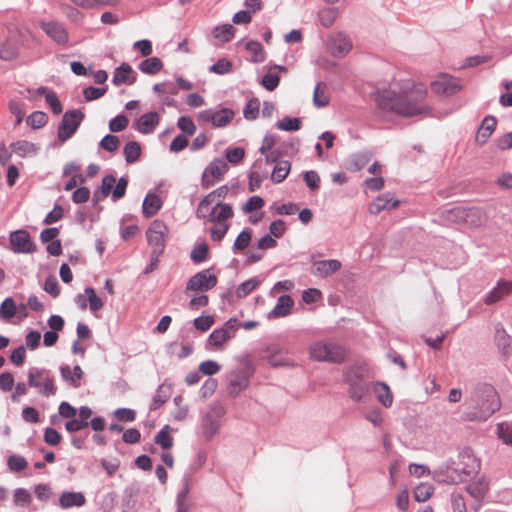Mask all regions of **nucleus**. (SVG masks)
<instances>
[{
	"label": "nucleus",
	"instance_id": "4468645a",
	"mask_svg": "<svg viewBox=\"0 0 512 512\" xmlns=\"http://www.w3.org/2000/svg\"><path fill=\"white\" fill-rule=\"evenodd\" d=\"M432 92L438 95H452L461 89L459 80L448 75H438L430 84Z\"/></svg>",
	"mask_w": 512,
	"mask_h": 512
},
{
	"label": "nucleus",
	"instance_id": "de8ad7c7",
	"mask_svg": "<svg viewBox=\"0 0 512 512\" xmlns=\"http://www.w3.org/2000/svg\"><path fill=\"white\" fill-rule=\"evenodd\" d=\"M85 293L88 298L89 309L91 312L96 313L103 308L104 302L92 287L85 288Z\"/></svg>",
	"mask_w": 512,
	"mask_h": 512
},
{
	"label": "nucleus",
	"instance_id": "774afa93",
	"mask_svg": "<svg viewBox=\"0 0 512 512\" xmlns=\"http://www.w3.org/2000/svg\"><path fill=\"white\" fill-rule=\"evenodd\" d=\"M129 124V120L124 115H118L113 118L109 123V129L112 132H120L124 130Z\"/></svg>",
	"mask_w": 512,
	"mask_h": 512
},
{
	"label": "nucleus",
	"instance_id": "72a5a7b5",
	"mask_svg": "<svg viewBox=\"0 0 512 512\" xmlns=\"http://www.w3.org/2000/svg\"><path fill=\"white\" fill-rule=\"evenodd\" d=\"M373 391L377 396V399L380 403H382L385 407H390L393 402V395L385 383L378 382L373 385Z\"/></svg>",
	"mask_w": 512,
	"mask_h": 512
},
{
	"label": "nucleus",
	"instance_id": "3c124183",
	"mask_svg": "<svg viewBox=\"0 0 512 512\" xmlns=\"http://www.w3.org/2000/svg\"><path fill=\"white\" fill-rule=\"evenodd\" d=\"M32 501V496L27 489L18 488L14 491L13 502L16 506L26 507Z\"/></svg>",
	"mask_w": 512,
	"mask_h": 512
},
{
	"label": "nucleus",
	"instance_id": "13d9d810",
	"mask_svg": "<svg viewBox=\"0 0 512 512\" xmlns=\"http://www.w3.org/2000/svg\"><path fill=\"white\" fill-rule=\"evenodd\" d=\"M277 127L284 131H297L301 127V122L298 118L284 117L277 123Z\"/></svg>",
	"mask_w": 512,
	"mask_h": 512
},
{
	"label": "nucleus",
	"instance_id": "9d476101",
	"mask_svg": "<svg viewBox=\"0 0 512 512\" xmlns=\"http://www.w3.org/2000/svg\"><path fill=\"white\" fill-rule=\"evenodd\" d=\"M84 114L79 110L67 111L58 127V137L64 142L68 140L78 129Z\"/></svg>",
	"mask_w": 512,
	"mask_h": 512
},
{
	"label": "nucleus",
	"instance_id": "2f4dec72",
	"mask_svg": "<svg viewBox=\"0 0 512 512\" xmlns=\"http://www.w3.org/2000/svg\"><path fill=\"white\" fill-rule=\"evenodd\" d=\"M330 102L327 85L324 82L317 83L313 93V104L317 108L326 107Z\"/></svg>",
	"mask_w": 512,
	"mask_h": 512
},
{
	"label": "nucleus",
	"instance_id": "a18cd8bd",
	"mask_svg": "<svg viewBox=\"0 0 512 512\" xmlns=\"http://www.w3.org/2000/svg\"><path fill=\"white\" fill-rule=\"evenodd\" d=\"M171 428L165 425L156 435L155 442L163 449H170L173 446V438L170 435Z\"/></svg>",
	"mask_w": 512,
	"mask_h": 512
},
{
	"label": "nucleus",
	"instance_id": "b1692460",
	"mask_svg": "<svg viewBox=\"0 0 512 512\" xmlns=\"http://www.w3.org/2000/svg\"><path fill=\"white\" fill-rule=\"evenodd\" d=\"M341 268V263L338 260H320L312 265V273L321 277H327Z\"/></svg>",
	"mask_w": 512,
	"mask_h": 512
},
{
	"label": "nucleus",
	"instance_id": "9b49d317",
	"mask_svg": "<svg viewBox=\"0 0 512 512\" xmlns=\"http://www.w3.org/2000/svg\"><path fill=\"white\" fill-rule=\"evenodd\" d=\"M452 214L456 219L472 227L482 226L487 221L486 213L477 207H457L452 210Z\"/></svg>",
	"mask_w": 512,
	"mask_h": 512
},
{
	"label": "nucleus",
	"instance_id": "c85d7f7f",
	"mask_svg": "<svg viewBox=\"0 0 512 512\" xmlns=\"http://www.w3.org/2000/svg\"><path fill=\"white\" fill-rule=\"evenodd\" d=\"M489 490V483L485 477L478 478L466 487V491L476 500H482Z\"/></svg>",
	"mask_w": 512,
	"mask_h": 512
},
{
	"label": "nucleus",
	"instance_id": "412c9836",
	"mask_svg": "<svg viewBox=\"0 0 512 512\" xmlns=\"http://www.w3.org/2000/svg\"><path fill=\"white\" fill-rule=\"evenodd\" d=\"M160 116L157 112H148L140 116L134 123V127L142 134L152 133L159 124Z\"/></svg>",
	"mask_w": 512,
	"mask_h": 512
},
{
	"label": "nucleus",
	"instance_id": "20e7f679",
	"mask_svg": "<svg viewBox=\"0 0 512 512\" xmlns=\"http://www.w3.org/2000/svg\"><path fill=\"white\" fill-rule=\"evenodd\" d=\"M59 414L66 419L65 428L68 432L74 433L86 428L89 424L88 420L92 415V410L87 406H82L79 409L78 418H76L77 410L68 402H62L59 405Z\"/></svg>",
	"mask_w": 512,
	"mask_h": 512
},
{
	"label": "nucleus",
	"instance_id": "1a4fd4ad",
	"mask_svg": "<svg viewBox=\"0 0 512 512\" xmlns=\"http://www.w3.org/2000/svg\"><path fill=\"white\" fill-rule=\"evenodd\" d=\"M234 115V112L228 108L206 109L199 113L198 120L202 123H210L215 128H222L231 123Z\"/></svg>",
	"mask_w": 512,
	"mask_h": 512
},
{
	"label": "nucleus",
	"instance_id": "37998d69",
	"mask_svg": "<svg viewBox=\"0 0 512 512\" xmlns=\"http://www.w3.org/2000/svg\"><path fill=\"white\" fill-rule=\"evenodd\" d=\"M202 434L206 439H210L219 429L218 420L213 419L207 415L203 418L201 424Z\"/></svg>",
	"mask_w": 512,
	"mask_h": 512
},
{
	"label": "nucleus",
	"instance_id": "c756f323",
	"mask_svg": "<svg viewBox=\"0 0 512 512\" xmlns=\"http://www.w3.org/2000/svg\"><path fill=\"white\" fill-rule=\"evenodd\" d=\"M497 120L493 116H487L482 121L480 128L476 134V141L479 144H484L495 130Z\"/></svg>",
	"mask_w": 512,
	"mask_h": 512
},
{
	"label": "nucleus",
	"instance_id": "ea45409f",
	"mask_svg": "<svg viewBox=\"0 0 512 512\" xmlns=\"http://www.w3.org/2000/svg\"><path fill=\"white\" fill-rule=\"evenodd\" d=\"M246 50L250 54V60L255 63L263 62L265 59V52L262 45L257 41H249L246 44Z\"/></svg>",
	"mask_w": 512,
	"mask_h": 512
},
{
	"label": "nucleus",
	"instance_id": "f3484780",
	"mask_svg": "<svg viewBox=\"0 0 512 512\" xmlns=\"http://www.w3.org/2000/svg\"><path fill=\"white\" fill-rule=\"evenodd\" d=\"M146 235L150 245L162 248L168 236V227L162 220L156 219L150 224Z\"/></svg>",
	"mask_w": 512,
	"mask_h": 512
},
{
	"label": "nucleus",
	"instance_id": "69168bd1",
	"mask_svg": "<svg viewBox=\"0 0 512 512\" xmlns=\"http://www.w3.org/2000/svg\"><path fill=\"white\" fill-rule=\"evenodd\" d=\"M9 110L16 117V124H20L25 116L24 104L19 101H10Z\"/></svg>",
	"mask_w": 512,
	"mask_h": 512
},
{
	"label": "nucleus",
	"instance_id": "338daca9",
	"mask_svg": "<svg viewBox=\"0 0 512 512\" xmlns=\"http://www.w3.org/2000/svg\"><path fill=\"white\" fill-rule=\"evenodd\" d=\"M221 366L213 360H207L199 365V371L204 375H214L220 371Z\"/></svg>",
	"mask_w": 512,
	"mask_h": 512
},
{
	"label": "nucleus",
	"instance_id": "a211bd4d",
	"mask_svg": "<svg viewBox=\"0 0 512 512\" xmlns=\"http://www.w3.org/2000/svg\"><path fill=\"white\" fill-rule=\"evenodd\" d=\"M328 49L334 57L342 58L352 49V42L345 34L337 33L329 38Z\"/></svg>",
	"mask_w": 512,
	"mask_h": 512
},
{
	"label": "nucleus",
	"instance_id": "c9c22d12",
	"mask_svg": "<svg viewBox=\"0 0 512 512\" xmlns=\"http://www.w3.org/2000/svg\"><path fill=\"white\" fill-rule=\"evenodd\" d=\"M134 78L132 77V68L128 64H122L118 67L113 76V83L117 86L122 84H132Z\"/></svg>",
	"mask_w": 512,
	"mask_h": 512
},
{
	"label": "nucleus",
	"instance_id": "6ab92c4d",
	"mask_svg": "<svg viewBox=\"0 0 512 512\" xmlns=\"http://www.w3.org/2000/svg\"><path fill=\"white\" fill-rule=\"evenodd\" d=\"M228 193V187L227 186H221L212 192H210L207 196L204 197V199L200 202L198 209H197V215L199 217L205 216V211H208L209 208L212 205H216L218 203H222V201L225 199L226 195Z\"/></svg>",
	"mask_w": 512,
	"mask_h": 512
},
{
	"label": "nucleus",
	"instance_id": "c03bdc74",
	"mask_svg": "<svg viewBox=\"0 0 512 512\" xmlns=\"http://www.w3.org/2000/svg\"><path fill=\"white\" fill-rule=\"evenodd\" d=\"M212 33L214 38L218 39L221 43H225L234 37V28L230 24H225L214 28Z\"/></svg>",
	"mask_w": 512,
	"mask_h": 512
},
{
	"label": "nucleus",
	"instance_id": "f257e3e1",
	"mask_svg": "<svg viewBox=\"0 0 512 512\" xmlns=\"http://www.w3.org/2000/svg\"><path fill=\"white\" fill-rule=\"evenodd\" d=\"M427 89L423 84L406 81L399 92L384 91L377 96V106L403 117L425 116L429 107L424 103Z\"/></svg>",
	"mask_w": 512,
	"mask_h": 512
},
{
	"label": "nucleus",
	"instance_id": "4c0bfd02",
	"mask_svg": "<svg viewBox=\"0 0 512 512\" xmlns=\"http://www.w3.org/2000/svg\"><path fill=\"white\" fill-rule=\"evenodd\" d=\"M163 68L162 61L157 57H150L141 62L139 69L145 73L154 75L161 71Z\"/></svg>",
	"mask_w": 512,
	"mask_h": 512
},
{
	"label": "nucleus",
	"instance_id": "ddd939ff",
	"mask_svg": "<svg viewBox=\"0 0 512 512\" xmlns=\"http://www.w3.org/2000/svg\"><path fill=\"white\" fill-rule=\"evenodd\" d=\"M250 376L251 372L247 367L231 371L227 375L229 394L237 396L244 391L249 385Z\"/></svg>",
	"mask_w": 512,
	"mask_h": 512
},
{
	"label": "nucleus",
	"instance_id": "6e6d98bb",
	"mask_svg": "<svg viewBox=\"0 0 512 512\" xmlns=\"http://www.w3.org/2000/svg\"><path fill=\"white\" fill-rule=\"evenodd\" d=\"M252 239V233L250 230H243L236 238L234 242L235 251H243L246 249Z\"/></svg>",
	"mask_w": 512,
	"mask_h": 512
},
{
	"label": "nucleus",
	"instance_id": "7ed1b4c3",
	"mask_svg": "<svg viewBox=\"0 0 512 512\" xmlns=\"http://www.w3.org/2000/svg\"><path fill=\"white\" fill-rule=\"evenodd\" d=\"M28 385L45 397L56 394L57 385L52 372L45 368L32 367L28 370Z\"/></svg>",
	"mask_w": 512,
	"mask_h": 512
},
{
	"label": "nucleus",
	"instance_id": "e2e57ef3",
	"mask_svg": "<svg viewBox=\"0 0 512 512\" xmlns=\"http://www.w3.org/2000/svg\"><path fill=\"white\" fill-rule=\"evenodd\" d=\"M260 103L257 99H251L248 101L244 108V117L248 120H254L259 114Z\"/></svg>",
	"mask_w": 512,
	"mask_h": 512
},
{
	"label": "nucleus",
	"instance_id": "680f3d73",
	"mask_svg": "<svg viewBox=\"0 0 512 512\" xmlns=\"http://www.w3.org/2000/svg\"><path fill=\"white\" fill-rule=\"evenodd\" d=\"M177 126L182 132L186 133L189 136L193 135L196 131V126L193 120L188 116L180 117L178 119Z\"/></svg>",
	"mask_w": 512,
	"mask_h": 512
},
{
	"label": "nucleus",
	"instance_id": "cd10ccee",
	"mask_svg": "<svg viewBox=\"0 0 512 512\" xmlns=\"http://www.w3.org/2000/svg\"><path fill=\"white\" fill-rule=\"evenodd\" d=\"M11 150L19 157H31L37 154L39 147L27 140H18L10 145Z\"/></svg>",
	"mask_w": 512,
	"mask_h": 512
},
{
	"label": "nucleus",
	"instance_id": "39448f33",
	"mask_svg": "<svg viewBox=\"0 0 512 512\" xmlns=\"http://www.w3.org/2000/svg\"><path fill=\"white\" fill-rule=\"evenodd\" d=\"M238 328L236 319H229L224 325L215 329L208 337L206 349L209 351H222L226 348L227 343L234 338Z\"/></svg>",
	"mask_w": 512,
	"mask_h": 512
},
{
	"label": "nucleus",
	"instance_id": "5701e85b",
	"mask_svg": "<svg viewBox=\"0 0 512 512\" xmlns=\"http://www.w3.org/2000/svg\"><path fill=\"white\" fill-rule=\"evenodd\" d=\"M60 374L64 381L74 388H78L82 384L84 372L79 365L71 368L69 365H62L60 367Z\"/></svg>",
	"mask_w": 512,
	"mask_h": 512
},
{
	"label": "nucleus",
	"instance_id": "bf43d9fd",
	"mask_svg": "<svg viewBox=\"0 0 512 512\" xmlns=\"http://www.w3.org/2000/svg\"><path fill=\"white\" fill-rule=\"evenodd\" d=\"M208 251V245L205 243H200L193 248L191 252V259L195 263H201L206 260Z\"/></svg>",
	"mask_w": 512,
	"mask_h": 512
},
{
	"label": "nucleus",
	"instance_id": "4be33fe9",
	"mask_svg": "<svg viewBox=\"0 0 512 512\" xmlns=\"http://www.w3.org/2000/svg\"><path fill=\"white\" fill-rule=\"evenodd\" d=\"M399 206V201L394 200L392 194L385 193L378 196L370 205L369 212L377 215L384 210L395 209Z\"/></svg>",
	"mask_w": 512,
	"mask_h": 512
},
{
	"label": "nucleus",
	"instance_id": "864d4df0",
	"mask_svg": "<svg viewBox=\"0 0 512 512\" xmlns=\"http://www.w3.org/2000/svg\"><path fill=\"white\" fill-rule=\"evenodd\" d=\"M497 435L503 443L512 446V423H499L497 425Z\"/></svg>",
	"mask_w": 512,
	"mask_h": 512
},
{
	"label": "nucleus",
	"instance_id": "dca6fc26",
	"mask_svg": "<svg viewBox=\"0 0 512 512\" xmlns=\"http://www.w3.org/2000/svg\"><path fill=\"white\" fill-rule=\"evenodd\" d=\"M234 216L233 208L227 203H218L212 205L208 211H205V216L211 223H230Z\"/></svg>",
	"mask_w": 512,
	"mask_h": 512
},
{
	"label": "nucleus",
	"instance_id": "a19ab883",
	"mask_svg": "<svg viewBox=\"0 0 512 512\" xmlns=\"http://www.w3.org/2000/svg\"><path fill=\"white\" fill-rule=\"evenodd\" d=\"M74 5L83 8V9H91L94 5L100 6H117L120 3V0H70Z\"/></svg>",
	"mask_w": 512,
	"mask_h": 512
},
{
	"label": "nucleus",
	"instance_id": "393cba45",
	"mask_svg": "<svg viewBox=\"0 0 512 512\" xmlns=\"http://www.w3.org/2000/svg\"><path fill=\"white\" fill-rule=\"evenodd\" d=\"M86 503V498L82 492H63L59 497V505L62 509L72 507H82Z\"/></svg>",
	"mask_w": 512,
	"mask_h": 512
},
{
	"label": "nucleus",
	"instance_id": "473e14b6",
	"mask_svg": "<svg viewBox=\"0 0 512 512\" xmlns=\"http://www.w3.org/2000/svg\"><path fill=\"white\" fill-rule=\"evenodd\" d=\"M18 314V306L13 298H6L0 305V319L4 322H11L12 318Z\"/></svg>",
	"mask_w": 512,
	"mask_h": 512
},
{
	"label": "nucleus",
	"instance_id": "f03ea898",
	"mask_svg": "<svg viewBox=\"0 0 512 512\" xmlns=\"http://www.w3.org/2000/svg\"><path fill=\"white\" fill-rule=\"evenodd\" d=\"M474 398L479 402L480 412L468 417L469 420L485 421L500 409V400L495 389L490 385H482L474 392Z\"/></svg>",
	"mask_w": 512,
	"mask_h": 512
},
{
	"label": "nucleus",
	"instance_id": "7c9ffc66",
	"mask_svg": "<svg viewBox=\"0 0 512 512\" xmlns=\"http://www.w3.org/2000/svg\"><path fill=\"white\" fill-rule=\"evenodd\" d=\"M162 207V201L156 194H148L143 202L142 211L146 218H150L157 214Z\"/></svg>",
	"mask_w": 512,
	"mask_h": 512
},
{
	"label": "nucleus",
	"instance_id": "4d7b16f0",
	"mask_svg": "<svg viewBox=\"0 0 512 512\" xmlns=\"http://www.w3.org/2000/svg\"><path fill=\"white\" fill-rule=\"evenodd\" d=\"M233 64L231 61L222 58L219 59L214 65L210 67V72L223 75L230 73L232 71Z\"/></svg>",
	"mask_w": 512,
	"mask_h": 512
},
{
	"label": "nucleus",
	"instance_id": "49530a36",
	"mask_svg": "<svg viewBox=\"0 0 512 512\" xmlns=\"http://www.w3.org/2000/svg\"><path fill=\"white\" fill-rule=\"evenodd\" d=\"M123 153L128 163H134L140 157L141 147L137 142L131 141L125 145Z\"/></svg>",
	"mask_w": 512,
	"mask_h": 512
},
{
	"label": "nucleus",
	"instance_id": "79ce46f5",
	"mask_svg": "<svg viewBox=\"0 0 512 512\" xmlns=\"http://www.w3.org/2000/svg\"><path fill=\"white\" fill-rule=\"evenodd\" d=\"M434 487L430 483H420L414 490V499L417 502H425L431 498Z\"/></svg>",
	"mask_w": 512,
	"mask_h": 512
},
{
	"label": "nucleus",
	"instance_id": "09e8293b",
	"mask_svg": "<svg viewBox=\"0 0 512 512\" xmlns=\"http://www.w3.org/2000/svg\"><path fill=\"white\" fill-rule=\"evenodd\" d=\"M48 116L42 111H35L27 117V124L33 129H39L46 125Z\"/></svg>",
	"mask_w": 512,
	"mask_h": 512
},
{
	"label": "nucleus",
	"instance_id": "0eeeda50",
	"mask_svg": "<svg viewBox=\"0 0 512 512\" xmlns=\"http://www.w3.org/2000/svg\"><path fill=\"white\" fill-rule=\"evenodd\" d=\"M309 353L316 361L342 362L345 358V351L341 346L325 341L314 343Z\"/></svg>",
	"mask_w": 512,
	"mask_h": 512
},
{
	"label": "nucleus",
	"instance_id": "5fc2aeb1",
	"mask_svg": "<svg viewBox=\"0 0 512 512\" xmlns=\"http://www.w3.org/2000/svg\"><path fill=\"white\" fill-rule=\"evenodd\" d=\"M260 284V281L257 278L249 279L245 282H243L236 290V294L239 298L246 297L249 295L252 291H254L258 285Z\"/></svg>",
	"mask_w": 512,
	"mask_h": 512
},
{
	"label": "nucleus",
	"instance_id": "0e129e2a",
	"mask_svg": "<svg viewBox=\"0 0 512 512\" xmlns=\"http://www.w3.org/2000/svg\"><path fill=\"white\" fill-rule=\"evenodd\" d=\"M27 461L20 455H11L8 458V467L11 471L19 472L26 468Z\"/></svg>",
	"mask_w": 512,
	"mask_h": 512
},
{
	"label": "nucleus",
	"instance_id": "603ef678",
	"mask_svg": "<svg viewBox=\"0 0 512 512\" xmlns=\"http://www.w3.org/2000/svg\"><path fill=\"white\" fill-rule=\"evenodd\" d=\"M338 17V11L335 8H325L319 12V19L324 27H330Z\"/></svg>",
	"mask_w": 512,
	"mask_h": 512
},
{
	"label": "nucleus",
	"instance_id": "bb28decb",
	"mask_svg": "<svg viewBox=\"0 0 512 512\" xmlns=\"http://www.w3.org/2000/svg\"><path fill=\"white\" fill-rule=\"evenodd\" d=\"M294 306V301L289 295H283L278 298L274 309L269 313L270 318H280L289 315Z\"/></svg>",
	"mask_w": 512,
	"mask_h": 512
},
{
	"label": "nucleus",
	"instance_id": "58836bf2",
	"mask_svg": "<svg viewBox=\"0 0 512 512\" xmlns=\"http://www.w3.org/2000/svg\"><path fill=\"white\" fill-rule=\"evenodd\" d=\"M18 54V47L11 38L6 39L0 45V58L3 60H11Z\"/></svg>",
	"mask_w": 512,
	"mask_h": 512
},
{
	"label": "nucleus",
	"instance_id": "f8f14e48",
	"mask_svg": "<svg viewBox=\"0 0 512 512\" xmlns=\"http://www.w3.org/2000/svg\"><path fill=\"white\" fill-rule=\"evenodd\" d=\"M10 249L14 253L29 254L36 250V245L26 230L11 232L9 236Z\"/></svg>",
	"mask_w": 512,
	"mask_h": 512
},
{
	"label": "nucleus",
	"instance_id": "a878e982",
	"mask_svg": "<svg viewBox=\"0 0 512 512\" xmlns=\"http://www.w3.org/2000/svg\"><path fill=\"white\" fill-rule=\"evenodd\" d=\"M512 294V281H500L497 286L487 295L485 303L487 305L494 304L505 296Z\"/></svg>",
	"mask_w": 512,
	"mask_h": 512
},
{
	"label": "nucleus",
	"instance_id": "423d86ee",
	"mask_svg": "<svg viewBox=\"0 0 512 512\" xmlns=\"http://www.w3.org/2000/svg\"><path fill=\"white\" fill-rule=\"evenodd\" d=\"M366 373L367 368L364 366L353 367L345 372V380L350 385L349 393L353 400L360 401L364 399L370 391V386L363 381Z\"/></svg>",
	"mask_w": 512,
	"mask_h": 512
},
{
	"label": "nucleus",
	"instance_id": "052dcab7",
	"mask_svg": "<svg viewBox=\"0 0 512 512\" xmlns=\"http://www.w3.org/2000/svg\"><path fill=\"white\" fill-rule=\"evenodd\" d=\"M120 146V140L117 136L106 135L100 142V147L108 152H115Z\"/></svg>",
	"mask_w": 512,
	"mask_h": 512
},
{
	"label": "nucleus",
	"instance_id": "2eb2a0df",
	"mask_svg": "<svg viewBox=\"0 0 512 512\" xmlns=\"http://www.w3.org/2000/svg\"><path fill=\"white\" fill-rule=\"evenodd\" d=\"M228 165L222 159H214L204 170L202 174V185L206 188L212 186L220 180L227 172Z\"/></svg>",
	"mask_w": 512,
	"mask_h": 512
},
{
	"label": "nucleus",
	"instance_id": "6e6552de",
	"mask_svg": "<svg viewBox=\"0 0 512 512\" xmlns=\"http://www.w3.org/2000/svg\"><path fill=\"white\" fill-rule=\"evenodd\" d=\"M217 277L211 270L206 269L192 276L186 285L185 293L206 292L217 284Z\"/></svg>",
	"mask_w": 512,
	"mask_h": 512
},
{
	"label": "nucleus",
	"instance_id": "f704fd0d",
	"mask_svg": "<svg viewBox=\"0 0 512 512\" xmlns=\"http://www.w3.org/2000/svg\"><path fill=\"white\" fill-rule=\"evenodd\" d=\"M35 94H45L46 103L54 114L59 115L62 112V105L55 92L47 91L45 87H40L35 91Z\"/></svg>",
	"mask_w": 512,
	"mask_h": 512
},
{
	"label": "nucleus",
	"instance_id": "8fccbe9b",
	"mask_svg": "<svg viewBox=\"0 0 512 512\" xmlns=\"http://www.w3.org/2000/svg\"><path fill=\"white\" fill-rule=\"evenodd\" d=\"M210 228V238L212 241L220 242L227 234L230 223H212Z\"/></svg>",
	"mask_w": 512,
	"mask_h": 512
},
{
	"label": "nucleus",
	"instance_id": "aec40b11",
	"mask_svg": "<svg viewBox=\"0 0 512 512\" xmlns=\"http://www.w3.org/2000/svg\"><path fill=\"white\" fill-rule=\"evenodd\" d=\"M40 27L56 43L63 45L68 42V33L62 24L57 22H41Z\"/></svg>",
	"mask_w": 512,
	"mask_h": 512
},
{
	"label": "nucleus",
	"instance_id": "e433bc0d",
	"mask_svg": "<svg viewBox=\"0 0 512 512\" xmlns=\"http://www.w3.org/2000/svg\"><path fill=\"white\" fill-rule=\"evenodd\" d=\"M291 170V164L288 160H280L277 161L271 179L275 183H281L289 174Z\"/></svg>",
	"mask_w": 512,
	"mask_h": 512
}]
</instances>
